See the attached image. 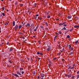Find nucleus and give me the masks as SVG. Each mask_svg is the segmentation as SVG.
<instances>
[{
  "label": "nucleus",
  "mask_w": 79,
  "mask_h": 79,
  "mask_svg": "<svg viewBox=\"0 0 79 79\" xmlns=\"http://www.w3.org/2000/svg\"><path fill=\"white\" fill-rule=\"evenodd\" d=\"M13 26H15V21H13Z\"/></svg>",
  "instance_id": "1a4fd4ad"
},
{
  "label": "nucleus",
  "mask_w": 79,
  "mask_h": 79,
  "mask_svg": "<svg viewBox=\"0 0 79 79\" xmlns=\"http://www.w3.org/2000/svg\"><path fill=\"white\" fill-rule=\"evenodd\" d=\"M56 37H57V36H56L54 38L56 39Z\"/></svg>",
  "instance_id": "e2e57ef3"
},
{
  "label": "nucleus",
  "mask_w": 79,
  "mask_h": 79,
  "mask_svg": "<svg viewBox=\"0 0 79 79\" xmlns=\"http://www.w3.org/2000/svg\"><path fill=\"white\" fill-rule=\"evenodd\" d=\"M67 47H69V45L68 44H67V46H66Z\"/></svg>",
  "instance_id": "8fccbe9b"
},
{
  "label": "nucleus",
  "mask_w": 79,
  "mask_h": 79,
  "mask_svg": "<svg viewBox=\"0 0 79 79\" xmlns=\"http://www.w3.org/2000/svg\"><path fill=\"white\" fill-rule=\"evenodd\" d=\"M59 26H62L63 25V23H60L59 25Z\"/></svg>",
  "instance_id": "e433bc0d"
},
{
  "label": "nucleus",
  "mask_w": 79,
  "mask_h": 79,
  "mask_svg": "<svg viewBox=\"0 0 79 79\" xmlns=\"http://www.w3.org/2000/svg\"><path fill=\"white\" fill-rule=\"evenodd\" d=\"M9 62L10 63H11V64L12 63V62H11V60H9Z\"/></svg>",
  "instance_id": "bf43d9fd"
},
{
  "label": "nucleus",
  "mask_w": 79,
  "mask_h": 79,
  "mask_svg": "<svg viewBox=\"0 0 79 79\" xmlns=\"http://www.w3.org/2000/svg\"><path fill=\"white\" fill-rule=\"evenodd\" d=\"M31 28H32V29L34 30V28H35V26H33V27H31Z\"/></svg>",
  "instance_id": "393cba45"
},
{
  "label": "nucleus",
  "mask_w": 79,
  "mask_h": 79,
  "mask_svg": "<svg viewBox=\"0 0 79 79\" xmlns=\"http://www.w3.org/2000/svg\"><path fill=\"white\" fill-rule=\"evenodd\" d=\"M68 32H69V30H68V31H67L66 32H65V34H67V33H68Z\"/></svg>",
  "instance_id": "4c0bfd02"
},
{
  "label": "nucleus",
  "mask_w": 79,
  "mask_h": 79,
  "mask_svg": "<svg viewBox=\"0 0 79 79\" xmlns=\"http://www.w3.org/2000/svg\"><path fill=\"white\" fill-rule=\"evenodd\" d=\"M67 38H70V36L68 35L67 36Z\"/></svg>",
  "instance_id": "c9c22d12"
},
{
  "label": "nucleus",
  "mask_w": 79,
  "mask_h": 79,
  "mask_svg": "<svg viewBox=\"0 0 79 79\" xmlns=\"http://www.w3.org/2000/svg\"><path fill=\"white\" fill-rule=\"evenodd\" d=\"M63 26H64V27H66L67 26V25L65 24V25H64Z\"/></svg>",
  "instance_id": "a18cd8bd"
},
{
  "label": "nucleus",
  "mask_w": 79,
  "mask_h": 79,
  "mask_svg": "<svg viewBox=\"0 0 79 79\" xmlns=\"http://www.w3.org/2000/svg\"><path fill=\"white\" fill-rule=\"evenodd\" d=\"M34 19H37V17L36 16H34Z\"/></svg>",
  "instance_id": "b1692460"
},
{
  "label": "nucleus",
  "mask_w": 79,
  "mask_h": 79,
  "mask_svg": "<svg viewBox=\"0 0 79 79\" xmlns=\"http://www.w3.org/2000/svg\"><path fill=\"white\" fill-rule=\"evenodd\" d=\"M14 49V48H10L9 49V52H11V53H13Z\"/></svg>",
  "instance_id": "7ed1b4c3"
},
{
  "label": "nucleus",
  "mask_w": 79,
  "mask_h": 79,
  "mask_svg": "<svg viewBox=\"0 0 79 79\" xmlns=\"http://www.w3.org/2000/svg\"><path fill=\"white\" fill-rule=\"evenodd\" d=\"M40 27L41 28H44V27L43 26H41Z\"/></svg>",
  "instance_id": "79ce46f5"
},
{
  "label": "nucleus",
  "mask_w": 79,
  "mask_h": 79,
  "mask_svg": "<svg viewBox=\"0 0 79 79\" xmlns=\"http://www.w3.org/2000/svg\"><path fill=\"white\" fill-rule=\"evenodd\" d=\"M56 34H57V35H59V33H57L56 32Z\"/></svg>",
  "instance_id": "4d7b16f0"
},
{
  "label": "nucleus",
  "mask_w": 79,
  "mask_h": 79,
  "mask_svg": "<svg viewBox=\"0 0 79 79\" xmlns=\"http://www.w3.org/2000/svg\"><path fill=\"white\" fill-rule=\"evenodd\" d=\"M20 70H23V68H20Z\"/></svg>",
  "instance_id": "a19ab883"
},
{
  "label": "nucleus",
  "mask_w": 79,
  "mask_h": 79,
  "mask_svg": "<svg viewBox=\"0 0 79 79\" xmlns=\"http://www.w3.org/2000/svg\"><path fill=\"white\" fill-rule=\"evenodd\" d=\"M8 23H9V22H6L4 23L5 26H6V25H8Z\"/></svg>",
  "instance_id": "0eeeda50"
},
{
  "label": "nucleus",
  "mask_w": 79,
  "mask_h": 79,
  "mask_svg": "<svg viewBox=\"0 0 79 79\" xmlns=\"http://www.w3.org/2000/svg\"><path fill=\"white\" fill-rule=\"evenodd\" d=\"M37 31V30H36V29H35L34 30V31H35H35Z\"/></svg>",
  "instance_id": "680f3d73"
},
{
  "label": "nucleus",
  "mask_w": 79,
  "mask_h": 79,
  "mask_svg": "<svg viewBox=\"0 0 79 79\" xmlns=\"http://www.w3.org/2000/svg\"><path fill=\"white\" fill-rule=\"evenodd\" d=\"M30 31H32V28H31L29 29Z\"/></svg>",
  "instance_id": "de8ad7c7"
},
{
  "label": "nucleus",
  "mask_w": 79,
  "mask_h": 79,
  "mask_svg": "<svg viewBox=\"0 0 79 79\" xmlns=\"http://www.w3.org/2000/svg\"><path fill=\"white\" fill-rule=\"evenodd\" d=\"M74 69V67H72V69Z\"/></svg>",
  "instance_id": "69168bd1"
},
{
  "label": "nucleus",
  "mask_w": 79,
  "mask_h": 79,
  "mask_svg": "<svg viewBox=\"0 0 79 79\" xmlns=\"http://www.w3.org/2000/svg\"><path fill=\"white\" fill-rule=\"evenodd\" d=\"M31 26H32V27H33L34 26V23H32L31 25Z\"/></svg>",
  "instance_id": "a878e982"
},
{
  "label": "nucleus",
  "mask_w": 79,
  "mask_h": 79,
  "mask_svg": "<svg viewBox=\"0 0 79 79\" xmlns=\"http://www.w3.org/2000/svg\"><path fill=\"white\" fill-rule=\"evenodd\" d=\"M70 55H73V52H72L70 53Z\"/></svg>",
  "instance_id": "37998d69"
},
{
  "label": "nucleus",
  "mask_w": 79,
  "mask_h": 79,
  "mask_svg": "<svg viewBox=\"0 0 79 79\" xmlns=\"http://www.w3.org/2000/svg\"><path fill=\"white\" fill-rule=\"evenodd\" d=\"M24 34H25L26 33V31H24V30H22Z\"/></svg>",
  "instance_id": "cd10ccee"
},
{
  "label": "nucleus",
  "mask_w": 79,
  "mask_h": 79,
  "mask_svg": "<svg viewBox=\"0 0 79 79\" xmlns=\"http://www.w3.org/2000/svg\"><path fill=\"white\" fill-rule=\"evenodd\" d=\"M44 19H45V18H46V16H44Z\"/></svg>",
  "instance_id": "3c124183"
},
{
  "label": "nucleus",
  "mask_w": 79,
  "mask_h": 79,
  "mask_svg": "<svg viewBox=\"0 0 79 79\" xmlns=\"http://www.w3.org/2000/svg\"><path fill=\"white\" fill-rule=\"evenodd\" d=\"M77 74H79V71H78L77 72Z\"/></svg>",
  "instance_id": "0e129e2a"
},
{
  "label": "nucleus",
  "mask_w": 79,
  "mask_h": 79,
  "mask_svg": "<svg viewBox=\"0 0 79 79\" xmlns=\"http://www.w3.org/2000/svg\"><path fill=\"white\" fill-rule=\"evenodd\" d=\"M70 50L72 51H73V50H74V48H73V47L70 48Z\"/></svg>",
  "instance_id": "f3484780"
},
{
  "label": "nucleus",
  "mask_w": 79,
  "mask_h": 79,
  "mask_svg": "<svg viewBox=\"0 0 79 79\" xmlns=\"http://www.w3.org/2000/svg\"><path fill=\"white\" fill-rule=\"evenodd\" d=\"M37 55H39V54H40V52H37Z\"/></svg>",
  "instance_id": "09e8293b"
},
{
  "label": "nucleus",
  "mask_w": 79,
  "mask_h": 79,
  "mask_svg": "<svg viewBox=\"0 0 79 79\" xmlns=\"http://www.w3.org/2000/svg\"><path fill=\"white\" fill-rule=\"evenodd\" d=\"M72 69V67L70 66L69 67L68 69Z\"/></svg>",
  "instance_id": "2eb2a0df"
},
{
  "label": "nucleus",
  "mask_w": 79,
  "mask_h": 79,
  "mask_svg": "<svg viewBox=\"0 0 79 79\" xmlns=\"http://www.w3.org/2000/svg\"><path fill=\"white\" fill-rule=\"evenodd\" d=\"M31 11L29 12V15H31Z\"/></svg>",
  "instance_id": "13d9d810"
},
{
  "label": "nucleus",
  "mask_w": 79,
  "mask_h": 79,
  "mask_svg": "<svg viewBox=\"0 0 79 79\" xmlns=\"http://www.w3.org/2000/svg\"><path fill=\"white\" fill-rule=\"evenodd\" d=\"M19 5H20L21 7H22V6L24 5V4H20Z\"/></svg>",
  "instance_id": "dca6fc26"
},
{
  "label": "nucleus",
  "mask_w": 79,
  "mask_h": 79,
  "mask_svg": "<svg viewBox=\"0 0 79 79\" xmlns=\"http://www.w3.org/2000/svg\"><path fill=\"white\" fill-rule=\"evenodd\" d=\"M78 43V41L77 40L75 42V44H77V43Z\"/></svg>",
  "instance_id": "5701e85b"
},
{
  "label": "nucleus",
  "mask_w": 79,
  "mask_h": 79,
  "mask_svg": "<svg viewBox=\"0 0 79 79\" xmlns=\"http://www.w3.org/2000/svg\"><path fill=\"white\" fill-rule=\"evenodd\" d=\"M58 54L59 55H61V53L59 52V53H58Z\"/></svg>",
  "instance_id": "5fc2aeb1"
},
{
  "label": "nucleus",
  "mask_w": 79,
  "mask_h": 79,
  "mask_svg": "<svg viewBox=\"0 0 79 79\" xmlns=\"http://www.w3.org/2000/svg\"><path fill=\"white\" fill-rule=\"evenodd\" d=\"M40 76H41L42 77H44V73H41Z\"/></svg>",
  "instance_id": "423d86ee"
},
{
  "label": "nucleus",
  "mask_w": 79,
  "mask_h": 79,
  "mask_svg": "<svg viewBox=\"0 0 79 79\" xmlns=\"http://www.w3.org/2000/svg\"><path fill=\"white\" fill-rule=\"evenodd\" d=\"M60 47H61V46H60L59 45V46H58V48H60Z\"/></svg>",
  "instance_id": "6e6d98bb"
},
{
  "label": "nucleus",
  "mask_w": 79,
  "mask_h": 79,
  "mask_svg": "<svg viewBox=\"0 0 79 79\" xmlns=\"http://www.w3.org/2000/svg\"><path fill=\"white\" fill-rule=\"evenodd\" d=\"M56 59H57L56 57L54 58H53V60H56Z\"/></svg>",
  "instance_id": "58836bf2"
},
{
  "label": "nucleus",
  "mask_w": 79,
  "mask_h": 79,
  "mask_svg": "<svg viewBox=\"0 0 79 79\" xmlns=\"http://www.w3.org/2000/svg\"><path fill=\"white\" fill-rule=\"evenodd\" d=\"M71 15H68V16H67V18L68 19H71Z\"/></svg>",
  "instance_id": "39448f33"
},
{
  "label": "nucleus",
  "mask_w": 79,
  "mask_h": 79,
  "mask_svg": "<svg viewBox=\"0 0 79 79\" xmlns=\"http://www.w3.org/2000/svg\"><path fill=\"white\" fill-rule=\"evenodd\" d=\"M22 27V25H19V29H21V28Z\"/></svg>",
  "instance_id": "ddd939ff"
},
{
  "label": "nucleus",
  "mask_w": 79,
  "mask_h": 79,
  "mask_svg": "<svg viewBox=\"0 0 79 79\" xmlns=\"http://www.w3.org/2000/svg\"><path fill=\"white\" fill-rule=\"evenodd\" d=\"M32 73L33 75H35V71H34L32 72Z\"/></svg>",
  "instance_id": "4468645a"
},
{
  "label": "nucleus",
  "mask_w": 79,
  "mask_h": 79,
  "mask_svg": "<svg viewBox=\"0 0 79 79\" xmlns=\"http://www.w3.org/2000/svg\"><path fill=\"white\" fill-rule=\"evenodd\" d=\"M35 16H39V15L38 14H36L35 15Z\"/></svg>",
  "instance_id": "603ef678"
},
{
  "label": "nucleus",
  "mask_w": 79,
  "mask_h": 79,
  "mask_svg": "<svg viewBox=\"0 0 79 79\" xmlns=\"http://www.w3.org/2000/svg\"><path fill=\"white\" fill-rule=\"evenodd\" d=\"M35 58H37V60H40V58H39V57H38V58H37V57L36 56L35 57Z\"/></svg>",
  "instance_id": "c756f323"
},
{
  "label": "nucleus",
  "mask_w": 79,
  "mask_h": 79,
  "mask_svg": "<svg viewBox=\"0 0 79 79\" xmlns=\"http://www.w3.org/2000/svg\"><path fill=\"white\" fill-rule=\"evenodd\" d=\"M66 22H64L62 24H66Z\"/></svg>",
  "instance_id": "2f4dec72"
},
{
  "label": "nucleus",
  "mask_w": 79,
  "mask_h": 79,
  "mask_svg": "<svg viewBox=\"0 0 79 79\" xmlns=\"http://www.w3.org/2000/svg\"><path fill=\"white\" fill-rule=\"evenodd\" d=\"M73 28H71L70 30V32H71V31H73Z\"/></svg>",
  "instance_id": "f704fd0d"
},
{
  "label": "nucleus",
  "mask_w": 79,
  "mask_h": 79,
  "mask_svg": "<svg viewBox=\"0 0 79 79\" xmlns=\"http://www.w3.org/2000/svg\"><path fill=\"white\" fill-rule=\"evenodd\" d=\"M8 44H9V42H7V45H8Z\"/></svg>",
  "instance_id": "774afa93"
},
{
  "label": "nucleus",
  "mask_w": 79,
  "mask_h": 79,
  "mask_svg": "<svg viewBox=\"0 0 79 79\" xmlns=\"http://www.w3.org/2000/svg\"><path fill=\"white\" fill-rule=\"evenodd\" d=\"M74 77H75L74 76H73L71 77V79H73Z\"/></svg>",
  "instance_id": "49530a36"
},
{
  "label": "nucleus",
  "mask_w": 79,
  "mask_h": 79,
  "mask_svg": "<svg viewBox=\"0 0 79 79\" xmlns=\"http://www.w3.org/2000/svg\"><path fill=\"white\" fill-rule=\"evenodd\" d=\"M63 29L64 30H66V28L65 27H64V28L62 29V30H63Z\"/></svg>",
  "instance_id": "a211bd4d"
},
{
  "label": "nucleus",
  "mask_w": 79,
  "mask_h": 79,
  "mask_svg": "<svg viewBox=\"0 0 79 79\" xmlns=\"http://www.w3.org/2000/svg\"><path fill=\"white\" fill-rule=\"evenodd\" d=\"M2 14L3 16H5V13H2Z\"/></svg>",
  "instance_id": "412c9836"
},
{
  "label": "nucleus",
  "mask_w": 79,
  "mask_h": 79,
  "mask_svg": "<svg viewBox=\"0 0 79 79\" xmlns=\"http://www.w3.org/2000/svg\"><path fill=\"white\" fill-rule=\"evenodd\" d=\"M2 11H3L5 10V7H2Z\"/></svg>",
  "instance_id": "c85d7f7f"
},
{
  "label": "nucleus",
  "mask_w": 79,
  "mask_h": 79,
  "mask_svg": "<svg viewBox=\"0 0 79 79\" xmlns=\"http://www.w3.org/2000/svg\"><path fill=\"white\" fill-rule=\"evenodd\" d=\"M50 18V15H48L47 18Z\"/></svg>",
  "instance_id": "72a5a7b5"
},
{
  "label": "nucleus",
  "mask_w": 79,
  "mask_h": 79,
  "mask_svg": "<svg viewBox=\"0 0 79 79\" xmlns=\"http://www.w3.org/2000/svg\"><path fill=\"white\" fill-rule=\"evenodd\" d=\"M24 71H22V74H24Z\"/></svg>",
  "instance_id": "864d4df0"
},
{
  "label": "nucleus",
  "mask_w": 79,
  "mask_h": 79,
  "mask_svg": "<svg viewBox=\"0 0 79 79\" xmlns=\"http://www.w3.org/2000/svg\"><path fill=\"white\" fill-rule=\"evenodd\" d=\"M40 77H39V76H37V78H38V79H39Z\"/></svg>",
  "instance_id": "338daca9"
},
{
  "label": "nucleus",
  "mask_w": 79,
  "mask_h": 79,
  "mask_svg": "<svg viewBox=\"0 0 79 79\" xmlns=\"http://www.w3.org/2000/svg\"><path fill=\"white\" fill-rule=\"evenodd\" d=\"M19 35H23L24 34L21 32H19Z\"/></svg>",
  "instance_id": "9b49d317"
},
{
  "label": "nucleus",
  "mask_w": 79,
  "mask_h": 79,
  "mask_svg": "<svg viewBox=\"0 0 79 79\" xmlns=\"http://www.w3.org/2000/svg\"><path fill=\"white\" fill-rule=\"evenodd\" d=\"M19 26H18V25H16L15 27H14V29L15 31H16L17 29H18V28Z\"/></svg>",
  "instance_id": "f03ea898"
},
{
  "label": "nucleus",
  "mask_w": 79,
  "mask_h": 79,
  "mask_svg": "<svg viewBox=\"0 0 79 79\" xmlns=\"http://www.w3.org/2000/svg\"><path fill=\"white\" fill-rule=\"evenodd\" d=\"M77 79H78V78H79V74L77 75Z\"/></svg>",
  "instance_id": "473e14b6"
},
{
  "label": "nucleus",
  "mask_w": 79,
  "mask_h": 79,
  "mask_svg": "<svg viewBox=\"0 0 79 79\" xmlns=\"http://www.w3.org/2000/svg\"><path fill=\"white\" fill-rule=\"evenodd\" d=\"M62 61H63V62H64V59H62Z\"/></svg>",
  "instance_id": "ea45409f"
},
{
  "label": "nucleus",
  "mask_w": 79,
  "mask_h": 79,
  "mask_svg": "<svg viewBox=\"0 0 79 79\" xmlns=\"http://www.w3.org/2000/svg\"><path fill=\"white\" fill-rule=\"evenodd\" d=\"M27 26H28V27H29V26H30V24H29V23H28L26 25V27H27Z\"/></svg>",
  "instance_id": "f8f14e48"
},
{
  "label": "nucleus",
  "mask_w": 79,
  "mask_h": 79,
  "mask_svg": "<svg viewBox=\"0 0 79 79\" xmlns=\"http://www.w3.org/2000/svg\"><path fill=\"white\" fill-rule=\"evenodd\" d=\"M45 24L47 26H48V23L47 22H45Z\"/></svg>",
  "instance_id": "4be33fe9"
},
{
  "label": "nucleus",
  "mask_w": 79,
  "mask_h": 79,
  "mask_svg": "<svg viewBox=\"0 0 79 79\" xmlns=\"http://www.w3.org/2000/svg\"><path fill=\"white\" fill-rule=\"evenodd\" d=\"M71 48V44H70L69 45V49H70V48Z\"/></svg>",
  "instance_id": "bb28decb"
},
{
  "label": "nucleus",
  "mask_w": 79,
  "mask_h": 79,
  "mask_svg": "<svg viewBox=\"0 0 79 79\" xmlns=\"http://www.w3.org/2000/svg\"><path fill=\"white\" fill-rule=\"evenodd\" d=\"M38 19H39L40 20H42V18H39V17H38Z\"/></svg>",
  "instance_id": "6ab92c4d"
},
{
  "label": "nucleus",
  "mask_w": 79,
  "mask_h": 79,
  "mask_svg": "<svg viewBox=\"0 0 79 79\" xmlns=\"http://www.w3.org/2000/svg\"><path fill=\"white\" fill-rule=\"evenodd\" d=\"M48 48L47 49V51H48V52H49L50 51V49L51 48V47H50V46L49 45L48 46Z\"/></svg>",
  "instance_id": "20e7f679"
},
{
  "label": "nucleus",
  "mask_w": 79,
  "mask_h": 79,
  "mask_svg": "<svg viewBox=\"0 0 79 79\" xmlns=\"http://www.w3.org/2000/svg\"><path fill=\"white\" fill-rule=\"evenodd\" d=\"M74 27H75V28H77V27L79 28V25H75L74 26Z\"/></svg>",
  "instance_id": "6e6552de"
},
{
  "label": "nucleus",
  "mask_w": 79,
  "mask_h": 79,
  "mask_svg": "<svg viewBox=\"0 0 79 79\" xmlns=\"http://www.w3.org/2000/svg\"><path fill=\"white\" fill-rule=\"evenodd\" d=\"M72 76L71 74L70 73L69 75L68 76V78H70Z\"/></svg>",
  "instance_id": "9d476101"
},
{
  "label": "nucleus",
  "mask_w": 79,
  "mask_h": 79,
  "mask_svg": "<svg viewBox=\"0 0 79 79\" xmlns=\"http://www.w3.org/2000/svg\"><path fill=\"white\" fill-rule=\"evenodd\" d=\"M40 54L41 55H43V53L42 52H40Z\"/></svg>",
  "instance_id": "c03bdc74"
},
{
  "label": "nucleus",
  "mask_w": 79,
  "mask_h": 79,
  "mask_svg": "<svg viewBox=\"0 0 79 79\" xmlns=\"http://www.w3.org/2000/svg\"><path fill=\"white\" fill-rule=\"evenodd\" d=\"M27 60H29V57H27Z\"/></svg>",
  "instance_id": "052dcab7"
},
{
  "label": "nucleus",
  "mask_w": 79,
  "mask_h": 79,
  "mask_svg": "<svg viewBox=\"0 0 79 79\" xmlns=\"http://www.w3.org/2000/svg\"><path fill=\"white\" fill-rule=\"evenodd\" d=\"M16 73H16H12V75H13V76H15V77H19V76H21V73L19 71H17Z\"/></svg>",
  "instance_id": "f257e3e1"
},
{
  "label": "nucleus",
  "mask_w": 79,
  "mask_h": 79,
  "mask_svg": "<svg viewBox=\"0 0 79 79\" xmlns=\"http://www.w3.org/2000/svg\"><path fill=\"white\" fill-rule=\"evenodd\" d=\"M58 33H59V34H62V32H61V31H59L58 32Z\"/></svg>",
  "instance_id": "aec40b11"
},
{
  "label": "nucleus",
  "mask_w": 79,
  "mask_h": 79,
  "mask_svg": "<svg viewBox=\"0 0 79 79\" xmlns=\"http://www.w3.org/2000/svg\"><path fill=\"white\" fill-rule=\"evenodd\" d=\"M18 3L17 2H16L15 3V5H18Z\"/></svg>",
  "instance_id": "7c9ffc66"
}]
</instances>
